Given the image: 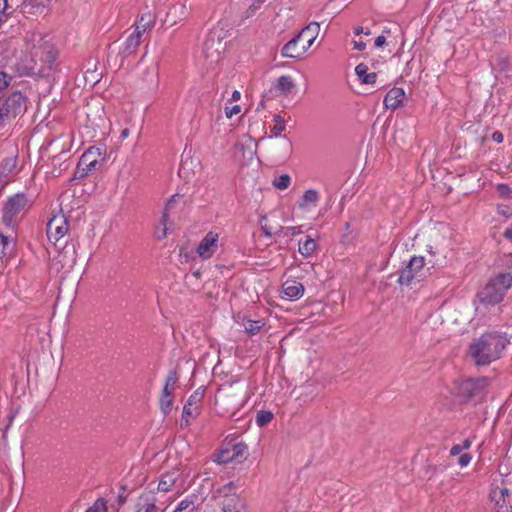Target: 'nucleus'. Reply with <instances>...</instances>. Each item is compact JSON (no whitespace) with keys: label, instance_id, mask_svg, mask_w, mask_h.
<instances>
[{"label":"nucleus","instance_id":"obj_55","mask_svg":"<svg viewBox=\"0 0 512 512\" xmlns=\"http://www.w3.org/2000/svg\"><path fill=\"white\" fill-rule=\"evenodd\" d=\"M471 444H472L471 440L465 439L463 441V443L460 444V446H461L462 450H466V449H469L471 447Z\"/></svg>","mask_w":512,"mask_h":512},{"label":"nucleus","instance_id":"obj_61","mask_svg":"<svg viewBox=\"0 0 512 512\" xmlns=\"http://www.w3.org/2000/svg\"><path fill=\"white\" fill-rule=\"evenodd\" d=\"M249 421H250V420L245 421V423H244L243 425L239 426V428L246 429V427H247V425H248Z\"/></svg>","mask_w":512,"mask_h":512},{"label":"nucleus","instance_id":"obj_56","mask_svg":"<svg viewBox=\"0 0 512 512\" xmlns=\"http://www.w3.org/2000/svg\"><path fill=\"white\" fill-rule=\"evenodd\" d=\"M8 8V0H0V12L6 11Z\"/></svg>","mask_w":512,"mask_h":512},{"label":"nucleus","instance_id":"obj_37","mask_svg":"<svg viewBox=\"0 0 512 512\" xmlns=\"http://www.w3.org/2000/svg\"><path fill=\"white\" fill-rule=\"evenodd\" d=\"M12 244V239L0 233V255L5 256L8 253V249Z\"/></svg>","mask_w":512,"mask_h":512},{"label":"nucleus","instance_id":"obj_21","mask_svg":"<svg viewBox=\"0 0 512 512\" xmlns=\"http://www.w3.org/2000/svg\"><path fill=\"white\" fill-rule=\"evenodd\" d=\"M316 248V241L311 236H306L304 240L299 241L298 251L305 258L312 256Z\"/></svg>","mask_w":512,"mask_h":512},{"label":"nucleus","instance_id":"obj_1","mask_svg":"<svg viewBox=\"0 0 512 512\" xmlns=\"http://www.w3.org/2000/svg\"><path fill=\"white\" fill-rule=\"evenodd\" d=\"M508 344L509 339L505 333H484L470 344L469 355L476 365L486 366L501 358Z\"/></svg>","mask_w":512,"mask_h":512},{"label":"nucleus","instance_id":"obj_17","mask_svg":"<svg viewBox=\"0 0 512 512\" xmlns=\"http://www.w3.org/2000/svg\"><path fill=\"white\" fill-rule=\"evenodd\" d=\"M304 286L296 280H287L282 285L283 294L292 301L298 300L304 294Z\"/></svg>","mask_w":512,"mask_h":512},{"label":"nucleus","instance_id":"obj_18","mask_svg":"<svg viewBox=\"0 0 512 512\" xmlns=\"http://www.w3.org/2000/svg\"><path fill=\"white\" fill-rule=\"evenodd\" d=\"M17 167L16 157L4 158L0 163V180L7 183L9 178L15 173Z\"/></svg>","mask_w":512,"mask_h":512},{"label":"nucleus","instance_id":"obj_47","mask_svg":"<svg viewBox=\"0 0 512 512\" xmlns=\"http://www.w3.org/2000/svg\"><path fill=\"white\" fill-rule=\"evenodd\" d=\"M462 448L460 446V444H456V445H453L450 449V455L452 456H456L458 454H460L462 452Z\"/></svg>","mask_w":512,"mask_h":512},{"label":"nucleus","instance_id":"obj_2","mask_svg":"<svg viewBox=\"0 0 512 512\" xmlns=\"http://www.w3.org/2000/svg\"><path fill=\"white\" fill-rule=\"evenodd\" d=\"M319 31V23H309L282 47L281 55L284 58H301L312 46L319 34Z\"/></svg>","mask_w":512,"mask_h":512},{"label":"nucleus","instance_id":"obj_7","mask_svg":"<svg viewBox=\"0 0 512 512\" xmlns=\"http://www.w3.org/2000/svg\"><path fill=\"white\" fill-rule=\"evenodd\" d=\"M28 204V198L24 193H17L8 198L3 208V223L7 227H14L18 215L24 211Z\"/></svg>","mask_w":512,"mask_h":512},{"label":"nucleus","instance_id":"obj_46","mask_svg":"<svg viewBox=\"0 0 512 512\" xmlns=\"http://www.w3.org/2000/svg\"><path fill=\"white\" fill-rule=\"evenodd\" d=\"M352 44H353L354 49L358 50V51H362L366 48V43L363 41L353 40Z\"/></svg>","mask_w":512,"mask_h":512},{"label":"nucleus","instance_id":"obj_51","mask_svg":"<svg viewBox=\"0 0 512 512\" xmlns=\"http://www.w3.org/2000/svg\"><path fill=\"white\" fill-rule=\"evenodd\" d=\"M222 373H223V370L220 365V360L218 359L217 364L213 367V374H214V376H216V375H221Z\"/></svg>","mask_w":512,"mask_h":512},{"label":"nucleus","instance_id":"obj_41","mask_svg":"<svg viewBox=\"0 0 512 512\" xmlns=\"http://www.w3.org/2000/svg\"><path fill=\"white\" fill-rule=\"evenodd\" d=\"M241 112V106L238 104H234L231 107L226 105V117L231 118L234 115H237Z\"/></svg>","mask_w":512,"mask_h":512},{"label":"nucleus","instance_id":"obj_39","mask_svg":"<svg viewBox=\"0 0 512 512\" xmlns=\"http://www.w3.org/2000/svg\"><path fill=\"white\" fill-rule=\"evenodd\" d=\"M4 104L2 103V101H0V126L10 120L12 117V115L9 113V110H7V108L5 106H3Z\"/></svg>","mask_w":512,"mask_h":512},{"label":"nucleus","instance_id":"obj_3","mask_svg":"<svg viewBox=\"0 0 512 512\" xmlns=\"http://www.w3.org/2000/svg\"><path fill=\"white\" fill-rule=\"evenodd\" d=\"M511 286L512 275L510 273H500L478 292L477 298L482 304L495 305L503 300L505 293Z\"/></svg>","mask_w":512,"mask_h":512},{"label":"nucleus","instance_id":"obj_30","mask_svg":"<svg viewBox=\"0 0 512 512\" xmlns=\"http://www.w3.org/2000/svg\"><path fill=\"white\" fill-rule=\"evenodd\" d=\"M491 498L495 501V512H509V508L511 507V501L509 499L502 500L497 498V492L495 490L492 491Z\"/></svg>","mask_w":512,"mask_h":512},{"label":"nucleus","instance_id":"obj_43","mask_svg":"<svg viewBox=\"0 0 512 512\" xmlns=\"http://www.w3.org/2000/svg\"><path fill=\"white\" fill-rule=\"evenodd\" d=\"M471 459V454L464 453L459 457L458 463L461 467H466L471 462Z\"/></svg>","mask_w":512,"mask_h":512},{"label":"nucleus","instance_id":"obj_44","mask_svg":"<svg viewBox=\"0 0 512 512\" xmlns=\"http://www.w3.org/2000/svg\"><path fill=\"white\" fill-rule=\"evenodd\" d=\"M499 499H509L511 501V491L508 488H501L499 490Z\"/></svg>","mask_w":512,"mask_h":512},{"label":"nucleus","instance_id":"obj_22","mask_svg":"<svg viewBox=\"0 0 512 512\" xmlns=\"http://www.w3.org/2000/svg\"><path fill=\"white\" fill-rule=\"evenodd\" d=\"M155 24V18L151 13L143 14L135 25V32L143 35L150 30Z\"/></svg>","mask_w":512,"mask_h":512},{"label":"nucleus","instance_id":"obj_9","mask_svg":"<svg viewBox=\"0 0 512 512\" xmlns=\"http://www.w3.org/2000/svg\"><path fill=\"white\" fill-rule=\"evenodd\" d=\"M425 259L422 256H413L400 271L398 282L401 285H410L414 280L420 281L424 276Z\"/></svg>","mask_w":512,"mask_h":512},{"label":"nucleus","instance_id":"obj_24","mask_svg":"<svg viewBox=\"0 0 512 512\" xmlns=\"http://www.w3.org/2000/svg\"><path fill=\"white\" fill-rule=\"evenodd\" d=\"M141 38L142 35L139 32L133 31L124 42L123 52L126 54L135 52L141 43Z\"/></svg>","mask_w":512,"mask_h":512},{"label":"nucleus","instance_id":"obj_62","mask_svg":"<svg viewBox=\"0 0 512 512\" xmlns=\"http://www.w3.org/2000/svg\"><path fill=\"white\" fill-rule=\"evenodd\" d=\"M245 402H246V400H245V393H244L243 397L241 399V404L240 405L243 406Z\"/></svg>","mask_w":512,"mask_h":512},{"label":"nucleus","instance_id":"obj_53","mask_svg":"<svg viewBox=\"0 0 512 512\" xmlns=\"http://www.w3.org/2000/svg\"><path fill=\"white\" fill-rule=\"evenodd\" d=\"M240 98H241V93L238 90H235L232 93L229 102H237Z\"/></svg>","mask_w":512,"mask_h":512},{"label":"nucleus","instance_id":"obj_6","mask_svg":"<svg viewBox=\"0 0 512 512\" xmlns=\"http://www.w3.org/2000/svg\"><path fill=\"white\" fill-rule=\"evenodd\" d=\"M103 157L99 148L90 147L80 157L76 170L75 179L85 178L98 171L102 166Z\"/></svg>","mask_w":512,"mask_h":512},{"label":"nucleus","instance_id":"obj_8","mask_svg":"<svg viewBox=\"0 0 512 512\" xmlns=\"http://www.w3.org/2000/svg\"><path fill=\"white\" fill-rule=\"evenodd\" d=\"M206 388L200 386L195 390L188 398L187 402L183 407L182 417L180 426L187 427L192 419H195L201 410L202 401L205 395Z\"/></svg>","mask_w":512,"mask_h":512},{"label":"nucleus","instance_id":"obj_59","mask_svg":"<svg viewBox=\"0 0 512 512\" xmlns=\"http://www.w3.org/2000/svg\"><path fill=\"white\" fill-rule=\"evenodd\" d=\"M262 229H263V232L266 236H272L273 232L271 231L270 228H268L266 225L265 226H262Z\"/></svg>","mask_w":512,"mask_h":512},{"label":"nucleus","instance_id":"obj_58","mask_svg":"<svg viewBox=\"0 0 512 512\" xmlns=\"http://www.w3.org/2000/svg\"><path fill=\"white\" fill-rule=\"evenodd\" d=\"M23 5L36 6V5H38V3H37V0H23Z\"/></svg>","mask_w":512,"mask_h":512},{"label":"nucleus","instance_id":"obj_60","mask_svg":"<svg viewBox=\"0 0 512 512\" xmlns=\"http://www.w3.org/2000/svg\"><path fill=\"white\" fill-rule=\"evenodd\" d=\"M286 229H287L288 231H290L292 235H296V234H298V233H299V231H298L297 227H288V228H286Z\"/></svg>","mask_w":512,"mask_h":512},{"label":"nucleus","instance_id":"obj_19","mask_svg":"<svg viewBox=\"0 0 512 512\" xmlns=\"http://www.w3.org/2000/svg\"><path fill=\"white\" fill-rule=\"evenodd\" d=\"M273 87L279 94L288 95L295 88V83L290 75H282Z\"/></svg>","mask_w":512,"mask_h":512},{"label":"nucleus","instance_id":"obj_64","mask_svg":"<svg viewBox=\"0 0 512 512\" xmlns=\"http://www.w3.org/2000/svg\"><path fill=\"white\" fill-rule=\"evenodd\" d=\"M287 145L289 148H291V142L287 139Z\"/></svg>","mask_w":512,"mask_h":512},{"label":"nucleus","instance_id":"obj_16","mask_svg":"<svg viewBox=\"0 0 512 512\" xmlns=\"http://www.w3.org/2000/svg\"><path fill=\"white\" fill-rule=\"evenodd\" d=\"M405 100V91L402 88L393 87L387 92L384 98V105L387 109L396 110L404 105Z\"/></svg>","mask_w":512,"mask_h":512},{"label":"nucleus","instance_id":"obj_35","mask_svg":"<svg viewBox=\"0 0 512 512\" xmlns=\"http://www.w3.org/2000/svg\"><path fill=\"white\" fill-rule=\"evenodd\" d=\"M275 125L272 127L271 132L274 136H280L281 133L286 129L285 120L280 115H274Z\"/></svg>","mask_w":512,"mask_h":512},{"label":"nucleus","instance_id":"obj_48","mask_svg":"<svg viewBox=\"0 0 512 512\" xmlns=\"http://www.w3.org/2000/svg\"><path fill=\"white\" fill-rule=\"evenodd\" d=\"M215 461L218 463V464H222L224 463V449L222 448H219L218 449V452H217V455H216V459Z\"/></svg>","mask_w":512,"mask_h":512},{"label":"nucleus","instance_id":"obj_11","mask_svg":"<svg viewBox=\"0 0 512 512\" xmlns=\"http://www.w3.org/2000/svg\"><path fill=\"white\" fill-rule=\"evenodd\" d=\"M226 440L228 437L226 436ZM248 456V447L242 441L231 439L226 441V465L228 463H242Z\"/></svg>","mask_w":512,"mask_h":512},{"label":"nucleus","instance_id":"obj_32","mask_svg":"<svg viewBox=\"0 0 512 512\" xmlns=\"http://www.w3.org/2000/svg\"><path fill=\"white\" fill-rule=\"evenodd\" d=\"M273 417H274V415L271 411L260 410L256 415L255 421L259 427H263V426L267 425L269 422H271Z\"/></svg>","mask_w":512,"mask_h":512},{"label":"nucleus","instance_id":"obj_31","mask_svg":"<svg viewBox=\"0 0 512 512\" xmlns=\"http://www.w3.org/2000/svg\"><path fill=\"white\" fill-rule=\"evenodd\" d=\"M172 394L162 392L160 397V408L161 411L167 415L170 413L173 405Z\"/></svg>","mask_w":512,"mask_h":512},{"label":"nucleus","instance_id":"obj_13","mask_svg":"<svg viewBox=\"0 0 512 512\" xmlns=\"http://www.w3.org/2000/svg\"><path fill=\"white\" fill-rule=\"evenodd\" d=\"M488 384H489V380L486 377H481V378H476V379L470 378V379L464 380L461 383L459 390H460V393L464 397H467V398L477 397V396H481L485 392Z\"/></svg>","mask_w":512,"mask_h":512},{"label":"nucleus","instance_id":"obj_20","mask_svg":"<svg viewBox=\"0 0 512 512\" xmlns=\"http://www.w3.org/2000/svg\"><path fill=\"white\" fill-rule=\"evenodd\" d=\"M355 73L361 83L374 84L376 82L377 74L375 72L369 73L368 66L364 63H360L356 66Z\"/></svg>","mask_w":512,"mask_h":512},{"label":"nucleus","instance_id":"obj_42","mask_svg":"<svg viewBox=\"0 0 512 512\" xmlns=\"http://www.w3.org/2000/svg\"><path fill=\"white\" fill-rule=\"evenodd\" d=\"M232 317L235 322L242 323L243 326H244V324L247 323V321H249V318L246 316V314H244L242 312L233 313Z\"/></svg>","mask_w":512,"mask_h":512},{"label":"nucleus","instance_id":"obj_5","mask_svg":"<svg viewBox=\"0 0 512 512\" xmlns=\"http://www.w3.org/2000/svg\"><path fill=\"white\" fill-rule=\"evenodd\" d=\"M25 50L30 53L35 63L38 60L45 62L54 58L50 41L39 32L26 33Z\"/></svg>","mask_w":512,"mask_h":512},{"label":"nucleus","instance_id":"obj_34","mask_svg":"<svg viewBox=\"0 0 512 512\" xmlns=\"http://www.w3.org/2000/svg\"><path fill=\"white\" fill-rule=\"evenodd\" d=\"M196 505L193 500L188 497L183 499L176 507L174 512H194Z\"/></svg>","mask_w":512,"mask_h":512},{"label":"nucleus","instance_id":"obj_63","mask_svg":"<svg viewBox=\"0 0 512 512\" xmlns=\"http://www.w3.org/2000/svg\"><path fill=\"white\" fill-rule=\"evenodd\" d=\"M193 275L198 278L200 273H199V271H196V272L193 273Z\"/></svg>","mask_w":512,"mask_h":512},{"label":"nucleus","instance_id":"obj_36","mask_svg":"<svg viewBox=\"0 0 512 512\" xmlns=\"http://www.w3.org/2000/svg\"><path fill=\"white\" fill-rule=\"evenodd\" d=\"M264 2H265V0H253L252 4L244 12L243 18L248 19V18L252 17L256 13V11L260 9L261 5Z\"/></svg>","mask_w":512,"mask_h":512},{"label":"nucleus","instance_id":"obj_54","mask_svg":"<svg viewBox=\"0 0 512 512\" xmlns=\"http://www.w3.org/2000/svg\"><path fill=\"white\" fill-rule=\"evenodd\" d=\"M504 237L512 241V224L505 229Z\"/></svg>","mask_w":512,"mask_h":512},{"label":"nucleus","instance_id":"obj_14","mask_svg":"<svg viewBox=\"0 0 512 512\" xmlns=\"http://www.w3.org/2000/svg\"><path fill=\"white\" fill-rule=\"evenodd\" d=\"M158 499L152 491L142 493L135 504V512H164L165 509L157 505Z\"/></svg>","mask_w":512,"mask_h":512},{"label":"nucleus","instance_id":"obj_52","mask_svg":"<svg viewBox=\"0 0 512 512\" xmlns=\"http://www.w3.org/2000/svg\"><path fill=\"white\" fill-rule=\"evenodd\" d=\"M362 33H364L365 35H370V30L364 31L363 27H361V26H357V27L354 28V34L355 35L358 36V35H360Z\"/></svg>","mask_w":512,"mask_h":512},{"label":"nucleus","instance_id":"obj_49","mask_svg":"<svg viewBox=\"0 0 512 512\" xmlns=\"http://www.w3.org/2000/svg\"><path fill=\"white\" fill-rule=\"evenodd\" d=\"M492 140L496 143H501L503 141V134L499 131H495L492 134Z\"/></svg>","mask_w":512,"mask_h":512},{"label":"nucleus","instance_id":"obj_33","mask_svg":"<svg viewBox=\"0 0 512 512\" xmlns=\"http://www.w3.org/2000/svg\"><path fill=\"white\" fill-rule=\"evenodd\" d=\"M290 183L291 177L288 174H282L272 181V185L279 190L287 189Z\"/></svg>","mask_w":512,"mask_h":512},{"label":"nucleus","instance_id":"obj_12","mask_svg":"<svg viewBox=\"0 0 512 512\" xmlns=\"http://www.w3.org/2000/svg\"><path fill=\"white\" fill-rule=\"evenodd\" d=\"M219 237L218 232H208L196 248L197 255L204 260L211 258L219 247Z\"/></svg>","mask_w":512,"mask_h":512},{"label":"nucleus","instance_id":"obj_25","mask_svg":"<svg viewBox=\"0 0 512 512\" xmlns=\"http://www.w3.org/2000/svg\"><path fill=\"white\" fill-rule=\"evenodd\" d=\"M177 198H179L178 195H173L165 205L163 215H162L161 221H160V223L163 225V231L161 234H158V236H157L158 239H163L164 237H166L167 224L169 221V212L173 208V205Z\"/></svg>","mask_w":512,"mask_h":512},{"label":"nucleus","instance_id":"obj_50","mask_svg":"<svg viewBox=\"0 0 512 512\" xmlns=\"http://www.w3.org/2000/svg\"><path fill=\"white\" fill-rule=\"evenodd\" d=\"M386 42V38L383 35L378 36L375 39V47H382Z\"/></svg>","mask_w":512,"mask_h":512},{"label":"nucleus","instance_id":"obj_28","mask_svg":"<svg viewBox=\"0 0 512 512\" xmlns=\"http://www.w3.org/2000/svg\"><path fill=\"white\" fill-rule=\"evenodd\" d=\"M226 512H246L245 503L236 497L229 498L226 501Z\"/></svg>","mask_w":512,"mask_h":512},{"label":"nucleus","instance_id":"obj_26","mask_svg":"<svg viewBox=\"0 0 512 512\" xmlns=\"http://www.w3.org/2000/svg\"><path fill=\"white\" fill-rule=\"evenodd\" d=\"M318 201H319V193L314 189H309L304 192L302 200L299 203V207L306 208L309 205L316 206Z\"/></svg>","mask_w":512,"mask_h":512},{"label":"nucleus","instance_id":"obj_57","mask_svg":"<svg viewBox=\"0 0 512 512\" xmlns=\"http://www.w3.org/2000/svg\"><path fill=\"white\" fill-rule=\"evenodd\" d=\"M242 419V415H239V412L238 411H234L232 414H231V420L233 421H239Z\"/></svg>","mask_w":512,"mask_h":512},{"label":"nucleus","instance_id":"obj_27","mask_svg":"<svg viewBox=\"0 0 512 512\" xmlns=\"http://www.w3.org/2000/svg\"><path fill=\"white\" fill-rule=\"evenodd\" d=\"M179 380V375L176 370H170L165 381V385L162 392L169 393L173 395L174 390L177 387Z\"/></svg>","mask_w":512,"mask_h":512},{"label":"nucleus","instance_id":"obj_38","mask_svg":"<svg viewBox=\"0 0 512 512\" xmlns=\"http://www.w3.org/2000/svg\"><path fill=\"white\" fill-rule=\"evenodd\" d=\"M86 512H107L106 501L104 499H97Z\"/></svg>","mask_w":512,"mask_h":512},{"label":"nucleus","instance_id":"obj_29","mask_svg":"<svg viewBox=\"0 0 512 512\" xmlns=\"http://www.w3.org/2000/svg\"><path fill=\"white\" fill-rule=\"evenodd\" d=\"M265 325V320L264 319H258V320H251L249 319V321H247L246 324H244V328H245V331L249 334V335H255L257 334L261 329L262 327Z\"/></svg>","mask_w":512,"mask_h":512},{"label":"nucleus","instance_id":"obj_23","mask_svg":"<svg viewBox=\"0 0 512 512\" xmlns=\"http://www.w3.org/2000/svg\"><path fill=\"white\" fill-rule=\"evenodd\" d=\"M177 481L175 471L167 472L162 475L157 490L160 492H168L172 489Z\"/></svg>","mask_w":512,"mask_h":512},{"label":"nucleus","instance_id":"obj_45","mask_svg":"<svg viewBox=\"0 0 512 512\" xmlns=\"http://www.w3.org/2000/svg\"><path fill=\"white\" fill-rule=\"evenodd\" d=\"M498 191L502 196H507L511 193V188L507 184H499Z\"/></svg>","mask_w":512,"mask_h":512},{"label":"nucleus","instance_id":"obj_10","mask_svg":"<svg viewBox=\"0 0 512 512\" xmlns=\"http://www.w3.org/2000/svg\"><path fill=\"white\" fill-rule=\"evenodd\" d=\"M68 221L64 214L59 213L49 219L46 225L47 237L54 243L58 242L68 232Z\"/></svg>","mask_w":512,"mask_h":512},{"label":"nucleus","instance_id":"obj_4","mask_svg":"<svg viewBox=\"0 0 512 512\" xmlns=\"http://www.w3.org/2000/svg\"><path fill=\"white\" fill-rule=\"evenodd\" d=\"M224 28L215 26L209 31L203 45V53L210 67L221 65L224 59Z\"/></svg>","mask_w":512,"mask_h":512},{"label":"nucleus","instance_id":"obj_15","mask_svg":"<svg viewBox=\"0 0 512 512\" xmlns=\"http://www.w3.org/2000/svg\"><path fill=\"white\" fill-rule=\"evenodd\" d=\"M2 103L9 110L12 117H16L26 110L25 97L19 91L11 93Z\"/></svg>","mask_w":512,"mask_h":512},{"label":"nucleus","instance_id":"obj_40","mask_svg":"<svg viewBox=\"0 0 512 512\" xmlns=\"http://www.w3.org/2000/svg\"><path fill=\"white\" fill-rule=\"evenodd\" d=\"M11 81V76L5 72L0 71V92L5 90Z\"/></svg>","mask_w":512,"mask_h":512}]
</instances>
